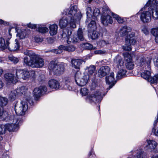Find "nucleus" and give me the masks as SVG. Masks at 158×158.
Segmentation results:
<instances>
[{
	"label": "nucleus",
	"mask_w": 158,
	"mask_h": 158,
	"mask_svg": "<svg viewBox=\"0 0 158 158\" xmlns=\"http://www.w3.org/2000/svg\"><path fill=\"white\" fill-rule=\"evenodd\" d=\"M3 86V83L2 81L0 80V89Z\"/></svg>",
	"instance_id": "e2e57ef3"
},
{
	"label": "nucleus",
	"mask_w": 158,
	"mask_h": 158,
	"mask_svg": "<svg viewBox=\"0 0 158 158\" xmlns=\"http://www.w3.org/2000/svg\"><path fill=\"white\" fill-rule=\"evenodd\" d=\"M123 54L126 61L125 64L126 68L129 70L132 69L134 67V64L131 55L127 52L123 53Z\"/></svg>",
	"instance_id": "f8f14e48"
},
{
	"label": "nucleus",
	"mask_w": 158,
	"mask_h": 158,
	"mask_svg": "<svg viewBox=\"0 0 158 158\" xmlns=\"http://www.w3.org/2000/svg\"><path fill=\"white\" fill-rule=\"evenodd\" d=\"M9 29H11V30L12 29L14 30L15 32H17V35L20 39H23L25 38L26 35V33L25 31H22L20 30L17 29V26L14 27H10Z\"/></svg>",
	"instance_id": "412c9836"
},
{
	"label": "nucleus",
	"mask_w": 158,
	"mask_h": 158,
	"mask_svg": "<svg viewBox=\"0 0 158 158\" xmlns=\"http://www.w3.org/2000/svg\"><path fill=\"white\" fill-rule=\"evenodd\" d=\"M69 25L70 27L73 28H75L76 27L75 23L74 20H69Z\"/></svg>",
	"instance_id": "5fc2aeb1"
},
{
	"label": "nucleus",
	"mask_w": 158,
	"mask_h": 158,
	"mask_svg": "<svg viewBox=\"0 0 158 158\" xmlns=\"http://www.w3.org/2000/svg\"><path fill=\"white\" fill-rule=\"evenodd\" d=\"M102 9V15L101 16L102 20H112V17L108 14L109 11L106 8H103Z\"/></svg>",
	"instance_id": "b1692460"
},
{
	"label": "nucleus",
	"mask_w": 158,
	"mask_h": 158,
	"mask_svg": "<svg viewBox=\"0 0 158 158\" xmlns=\"http://www.w3.org/2000/svg\"><path fill=\"white\" fill-rule=\"evenodd\" d=\"M110 72V68L107 66H102L98 70V75L100 77H102L107 75Z\"/></svg>",
	"instance_id": "2eb2a0df"
},
{
	"label": "nucleus",
	"mask_w": 158,
	"mask_h": 158,
	"mask_svg": "<svg viewBox=\"0 0 158 158\" xmlns=\"http://www.w3.org/2000/svg\"><path fill=\"white\" fill-rule=\"evenodd\" d=\"M94 52L95 54L101 55L105 54L106 51L104 50H98L95 51Z\"/></svg>",
	"instance_id": "864d4df0"
},
{
	"label": "nucleus",
	"mask_w": 158,
	"mask_h": 158,
	"mask_svg": "<svg viewBox=\"0 0 158 158\" xmlns=\"http://www.w3.org/2000/svg\"><path fill=\"white\" fill-rule=\"evenodd\" d=\"M142 31L146 35H147L149 33V32L148 31L147 28L144 27L142 30Z\"/></svg>",
	"instance_id": "13d9d810"
},
{
	"label": "nucleus",
	"mask_w": 158,
	"mask_h": 158,
	"mask_svg": "<svg viewBox=\"0 0 158 158\" xmlns=\"http://www.w3.org/2000/svg\"><path fill=\"white\" fill-rule=\"evenodd\" d=\"M131 31V29L130 27L124 26L120 29L119 32V35L121 36H125Z\"/></svg>",
	"instance_id": "cd10ccee"
},
{
	"label": "nucleus",
	"mask_w": 158,
	"mask_h": 158,
	"mask_svg": "<svg viewBox=\"0 0 158 158\" xmlns=\"http://www.w3.org/2000/svg\"><path fill=\"white\" fill-rule=\"evenodd\" d=\"M37 30L38 31L42 33H45L48 31V28L44 27H38Z\"/></svg>",
	"instance_id": "a19ab883"
},
{
	"label": "nucleus",
	"mask_w": 158,
	"mask_h": 158,
	"mask_svg": "<svg viewBox=\"0 0 158 158\" xmlns=\"http://www.w3.org/2000/svg\"><path fill=\"white\" fill-rule=\"evenodd\" d=\"M63 38H65L67 41L68 44L75 43L78 42L79 40H83L84 38L83 36V32L81 28H79L77 31V35H67L66 33L63 31L62 35Z\"/></svg>",
	"instance_id": "0eeeda50"
},
{
	"label": "nucleus",
	"mask_w": 158,
	"mask_h": 158,
	"mask_svg": "<svg viewBox=\"0 0 158 158\" xmlns=\"http://www.w3.org/2000/svg\"><path fill=\"white\" fill-rule=\"evenodd\" d=\"M69 22L68 20H60L59 25L61 28H64L68 25V23Z\"/></svg>",
	"instance_id": "79ce46f5"
},
{
	"label": "nucleus",
	"mask_w": 158,
	"mask_h": 158,
	"mask_svg": "<svg viewBox=\"0 0 158 158\" xmlns=\"http://www.w3.org/2000/svg\"><path fill=\"white\" fill-rule=\"evenodd\" d=\"M23 69H17L16 72V75L17 79L22 78L23 77Z\"/></svg>",
	"instance_id": "ea45409f"
},
{
	"label": "nucleus",
	"mask_w": 158,
	"mask_h": 158,
	"mask_svg": "<svg viewBox=\"0 0 158 158\" xmlns=\"http://www.w3.org/2000/svg\"><path fill=\"white\" fill-rule=\"evenodd\" d=\"M87 12H86L87 16L88 19H95L94 16L93 17V15L94 16L98 15L100 13V11L97 9L95 10L94 12H92L91 8L90 7H88L86 8Z\"/></svg>",
	"instance_id": "6ab92c4d"
},
{
	"label": "nucleus",
	"mask_w": 158,
	"mask_h": 158,
	"mask_svg": "<svg viewBox=\"0 0 158 158\" xmlns=\"http://www.w3.org/2000/svg\"><path fill=\"white\" fill-rule=\"evenodd\" d=\"M35 40L37 43L40 42L42 41L43 40L39 37L36 36L34 38Z\"/></svg>",
	"instance_id": "6e6d98bb"
},
{
	"label": "nucleus",
	"mask_w": 158,
	"mask_h": 158,
	"mask_svg": "<svg viewBox=\"0 0 158 158\" xmlns=\"http://www.w3.org/2000/svg\"><path fill=\"white\" fill-rule=\"evenodd\" d=\"M23 70V79L26 80L27 78H28L30 77V75L32 77H35V72L34 71H32L29 72L26 69Z\"/></svg>",
	"instance_id": "393cba45"
},
{
	"label": "nucleus",
	"mask_w": 158,
	"mask_h": 158,
	"mask_svg": "<svg viewBox=\"0 0 158 158\" xmlns=\"http://www.w3.org/2000/svg\"><path fill=\"white\" fill-rule=\"evenodd\" d=\"M8 100L7 98L0 96V107L4 106L6 105Z\"/></svg>",
	"instance_id": "f704fd0d"
},
{
	"label": "nucleus",
	"mask_w": 158,
	"mask_h": 158,
	"mask_svg": "<svg viewBox=\"0 0 158 158\" xmlns=\"http://www.w3.org/2000/svg\"><path fill=\"white\" fill-rule=\"evenodd\" d=\"M31 101L30 98L28 100L24 99L21 102L19 105H16L15 109L17 115H23L25 114L28 107L27 102H30Z\"/></svg>",
	"instance_id": "6e6552de"
},
{
	"label": "nucleus",
	"mask_w": 158,
	"mask_h": 158,
	"mask_svg": "<svg viewBox=\"0 0 158 158\" xmlns=\"http://www.w3.org/2000/svg\"><path fill=\"white\" fill-rule=\"evenodd\" d=\"M85 69L89 73V75H92L94 73L96 69V67L93 65H91L89 67H87Z\"/></svg>",
	"instance_id": "c9c22d12"
},
{
	"label": "nucleus",
	"mask_w": 158,
	"mask_h": 158,
	"mask_svg": "<svg viewBox=\"0 0 158 158\" xmlns=\"http://www.w3.org/2000/svg\"><path fill=\"white\" fill-rule=\"evenodd\" d=\"M109 44L108 41H106L103 40H101L98 43V44L102 47H103L107 44Z\"/></svg>",
	"instance_id": "49530a36"
},
{
	"label": "nucleus",
	"mask_w": 158,
	"mask_h": 158,
	"mask_svg": "<svg viewBox=\"0 0 158 158\" xmlns=\"http://www.w3.org/2000/svg\"><path fill=\"white\" fill-rule=\"evenodd\" d=\"M123 63L122 58L119 56H116L114 60V66L118 69H120L118 72L116 76L117 79H120L124 77L127 72L126 70L121 69L123 66Z\"/></svg>",
	"instance_id": "423d86ee"
},
{
	"label": "nucleus",
	"mask_w": 158,
	"mask_h": 158,
	"mask_svg": "<svg viewBox=\"0 0 158 158\" xmlns=\"http://www.w3.org/2000/svg\"><path fill=\"white\" fill-rule=\"evenodd\" d=\"M149 59L150 60V62L151 61V59L148 58V60H146V63H145V59L142 57H139V58L138 59L137 61V64L138 66H142L144 64H145L144 66L145 65H147V62H148V60Z\"/></svg>",
	"instance_id": "473e14b6"
},
{
	"label": "nucleus",
	"mask_w": 158,
	"mask_h": 158,
	"mask_svg": "<svg viewBox=\"0 0 158 158\" xmlns=\"http://www.w3.org/2000/svg\"><path fill=\"white\" fill-rule=\"evenodd\" d=\"M112 16L113 17V19H115V20H123L124 19H126V18L121 19L118 15L113 13H112Z\"/></svg>",
	"instance_id": "603ef678"
},
{
	"label": "nucleus",
	"mask_w": 158,
	"mask_h": 158,
	"mask_svg": "<svg viewBox=\"0 0 158 158\" xmlns=\"http://www.w3.org/2000/svg\"><path fill=\"white\" fill-rule=\"evenodd\" d=\"M88 92V89L86 88H81L80 90V93L82 96H85Z\"/></svg>",
	"instance_id": "8fccbe9b"
},
{
	"label": "nucleus",
	"mask_w": 158,
	"mask_h": 158,
	"mask_svg": "<svg viewBox=\"0 0 158 158\" xmlns=\"http://www.w3.org/2000/svg\"><path fill=\"white\" fill-rule=\"evenodd\" d=\"M95 30L88 32V36L89 37L93 40L97 39L100 36L99 33Z\"/></svg>",
	"instance_id": "c85d7f7f"
},
{
	"label": "nucleus",
	"mask_w": 158,
	"mask_h": 158,
	"mask_svg": "<svg viewBox=\"0 0 158 158\" xmlns=\"http://www.w3.org/2000/svg\"><path fill=\"white\" fill-rule=\"evenodd\" d=\"M152 131L156 136H158V127L156 129L153 127Z\"/></svg>",
	"instance_id": "4d7b16f0"
},
{
	"label": "nucleus",
	"mask_w": 158,
	"mask_h": 158,
	"mask_svg": "<svg viewBox=\"0 0 158 158\" xmlns=\"http://www.w3.org/2000/svg\"><path fill=\"white\" fill-rule=\"evenodd\" d=\"M5 120L10 123L5 124L6 130L9 131H17L19 128V124L21 121L18 116L12 114H8L5 118Z\"/></svg>",
	"instance_id": "20e7f679"
},
{
	"label": "nucleus",
	"mask_w": 158,
	"mask_h": 158,
	"mask_svg": "<svg viewBox=\"0 0 158 158\" xmlns=\"http://www.w3.org/2000/svg\"><path fill=\"white\" fill-rule=\"evenodd\" d=\"M151 33L152 35L155 36V41L158 43V28L152 29L151 31Z\"/></svg>",
	"instance_id": "e433bc0d"
},
{
	"label": "nucleus",
	"mask_w": 158,
	"mask_h": 158,
	"mask_svg": "<svg viewBox=\"0 0 158 158\" xmlns=\"http://www.w3.org/2000/svg\"><path fill=\"white\" fill-rule=\"evenodd\" d=\"M100 21L105 26H107L109 24H111L113 22V20H100Z\"/></svg>",
	"instance_id": "09e8293b"
},
{
	"label": "nucleus",
	"mask_w": 158,
	"mask_h": 158,
	"mask_svg": "<svg viewBox=\"0 0 158 158\" xmlns=\"http://www.w3.org/2000/svg\"><path fill=\"white\" fill-rule=\"evenodd\" d=\"M144 23H147L149 22L148 20H142Z\"/></svg>",
	"instance_id": "338daca9"
},
{
	"label": "nucleus",
	"mask_w": 158,
	"mask_h": 158,
	"mask_svg": "<svg viewBox=\"0 0 158 158\" xmlns=\"http://www.w3.org/2000/svg\"><path fill=\"white\" fill-rule=\"evenodd\" d=\"M8 58L14 64H16L19 61L17 58L14 57L12 55H10L8 57Z\"/></svg>",
	"instance_id": "a18cd8bd"
},
{
	"label": "nucleus",
	"mask_w": 158,
	"mask_h": 158,
	"mask_svg": "<svg viewBox=\"0 0 158 158\" xmlns=\"http://www.w3.org/2000/svg\"><path fill=\"white\" fill-rule=\"evenodd\" d=\"M118 21L119 23H123V20H118Z\"/></svg>",
	"instance_id": "69168bd1"
},
{
	"label": "nucleus",
	"mask_w": 158,
	"mask_h": 158,
	"mask_svg": "<svg viewBox=\"0 0 158 158\" xmlns=\"http://www.w3.org/2000/svg\"><path fill=\"white\" fill-rule=\"evenodd\" d=\"M66 66V64L63 63L57 64L56 69H55L54 73L55 74L57 75H59L63 73L64 71Z\"/></svg>",
	"instance_id": "aec40b11"
},
{
	"label": "nucleus",
	"mask_w": 158,
	"mask_h": 158,
	"mask_svg": "<svg viewBox=\"0 0 158 158\" xmlns=\"http://www.w3.org/2000/svg\"><path fill=\"white\" fill-rule=\"evenodd\" d=\"M49 85L52 88L58 89L60 87V85L59 81L56 80L51 79L49 81Z\"/></svg>",
	"instance_id": "4be33fe9"
},
{
	"label": "nucleus",
	"mask_w": 158,
	"mask_h": 158,
	"mask_svg": "<svg viewBox=\"0 0 158 158\" xmlns=\"http://www.w3.org/2000/svg\"><path fill=\"white\" fill-rule=\"evenodd\" d=\"M93 152V151H91L89 153V156H90L92 155V153Z\"/></svg>",
	"instance_id": "774afa93"
},
{
	"label": "nucleus",
	"mask_w": 158,
	"mask_h": 158,
	"mask_svg": "<svg viewBox=\"0 0 158 158\" xmlns=\"http://www.w3.org/2000/svg\"><path fill=\"white\" fill-rule=\"evenodd\" d=\"M82 61L78 59H73L71 60V63L73 67L75 69H79L81 64Z\"/></svg>",
	"instance_id": "7c9ffc66"
},
{
	"label": "nucleus",
	"mask_w": 158,
	"mask_h": 158,
	"mask_svg": "<svg viewBox=\"0 0 158 158\" xmlns=\"http://www.w3.org/2000/svg\"><path fill=\"white\" fill-rule=\"evenodd\" d=\"M7 114V113L6 112H4L3 108L2 107H0V117L2 116L5 120L6 117H5L4 115H6Z\"/></svg>",
	"instance_id": "3c124183"
},
{
	"label": "nucleus",
	"mask_w": 158,
	"mask_h": 158,
	"mask_svg": "<svg viewBox=\"0 0 158 158\" xmlns=\"http://www.w3.org/2000/svg\"><path fill=\"white\" fill-rule=\"evenodd\" d=\"M57 64L54 61H51L49 64L48 65V69L51 70L54 73L55 69H56Z\"/></svg>",
	"instance_id": "4c0bfd02"
},
{
	"label": "nucleus",
	"mask_w": 158,
	"mask_h": 158,
	"mask_svg": "<svg viewBox=\"0 0 158 158\" xmlns=\"http://www.w3.org/2000/svg\"><path fill=\"white\" fill-rule=\"evenodd\" d=\"M16 93L15 90L11 91L9 94V98L11 100H14L16 97Z\"/></svg>",
	"instance_id": "c03bdc74"
},
{
	"label": "nucleus",
	"mask_w": 158,
	"mask_h": 158,
	"mask_svg": "<svg viewBox=\"0 0 158 158\" xmlns=\"http://www.w3.org/2000/svg\"><path fill=\"white\" fill-rule=\"evenodd\" d=\"M154 64L155 66L158 68V57L154 60Z\"/></svg>",
	"instance_id": "680f3d73"
},
{
	"label": "nucleus",
	"mask_w": 158,
	"mask_h": 158,
	"mask_svg": "<svg viewBox=\"0 0 158 158\" xmlns=\"http://www.w3.org/2000/svg\"><path fill=\"white\" fill-rule=\"evenodd\" d=\"M89 78L88 74H81L77 71L75 75V81L77 84L79 86H84L86 85Z\"/></svg>",
	"instance_id": "1a4fd4ad"
},
{
	"label": "nucleus",
	"mask_w": 158,
	"mask_h": 158,
	"mask_svg": "<svg viewBox=\"0 0 158 158\" xmlns=\"http://www.w3.org/2000/svg\"><path fill=\"white\" fill-rule=\"evenodd\" d=\"M4 77L7 83L9 84L13 83H15L18 80L16 77L11 73H6L4 75Z\"/></svg>",
	"instance_id": "a211bd4d"
},
{
	"label": "nucleus",
	"mask_w": 158,
	"mask_h": 158,
	"mask_svg": "<svg viewBox=\"0 0 158 158\" xmlns=\"http://www.w3.org/2000/svg\"><path fill=\"white\" fill-rule=\"evenodd\" d=\"M158 0H149L147 4L141 8L135 15L131 16L127 19L140 20H151L158 19V8L157 4Z\"/></svg>",
	"instance_id": "f257e3e1"
},
{
	"label": "nucleus",
	"mask_w": 158,
	"mask_h": 158,
	"mask_svg": "<svg viewBox=\"0 0 158 158\" xmlns=\"http://www.w3.org/2000/svg\"><path fill=\"white\" fill-rule=\"evenodd\" d=\"M148 145L145 147V150L150 152L154 151L157 144V143L153 140H147Z\"/></svg>",
	"instance_id": "f3484780"
},
{
	"label": "nucleus",
	"mask_w": 158,
	"mask_h": 158,
	"mask_svg": "<svg viewBox=\"0 0 158 158\" xmlns=\"http://www.w3.org/2000/svg\"><path fill=\"white\" fill-rule=\"evenodd\" d=\"M63 16L61 20H80L82 15L77 6L71 7L69 10L65 9L63 12Z\"/></svg>",
	"instance_id": "7ed1b4c3"
},
{
	"label": "nucleus",
	"mask_w": 158,
	"mask_h": 158,
	"mask_svg": "<svg viewBox=\"0 0 158 158\" xmlns=\"http://www.w3.org/2000/svg\"><path fill=\"white\" fill-rule=\"evenodd\" d=\"M6 131L5 125L0 124V135L5 134Z\"/></svg>",
	"instance_id": "de8ad7c7"
},
{
	"label": "nucleus",
	"mask_w": 158,
	"mask_h": 158,
	"mask_svg": "<svg viewBox=\"0 0 158 158\" xmlns=\"http://www.w3.org/2000/svg\"><path fill=\"white\" fill-rule=\"evenodd\" d=\"M28 27L31 28H35L36 27V25L33 24L29 23L28 24Z\"/></svg>",
	"instance_id": "052dcab7"
},
{
	"label": "nucleus",
	"mask_w": 158,
	"mask_h": 158,
	"mask_svg": "<svg viewBox=\"0 0 158 158\" xmlns=\"http://www.w3.org/2000/svg\"><path fill=\"white\" fill-rule=\"evenodd\" d=\"M83 47L87 49H95L96 47L93 48V46L89 43H85L83 44Z\"/></svg>",
	"instance_id": "37998d69"
},
{
	"label": "nucleus",
	"mask_w": 158,
	"mask_h": 158,
	"mask_svg": "<svg viewBox=\"0 0 158 158\" xmlns=\"http://www.w3.org/2000/svg\"><path fill=\"white\" fill-rule=\"evenodd\" d=\"M15 43L12 44L10 45H8V48L11 51H15L19 49V45L17 40H15Z\"/></svg>",
	"instance_id": "bb28decb"
},
{
	"label": "nucleus",
	"mask_w": 158,
	"mask_h": 158,
	"mask_svg": "<svg viewBox=\"0 0 158 158\" xmlns=\"http://www.w3.org/2000/svg\"><path fill=\"white\" fill-rule=\"evenodd\" d=\"M75 47L73 45L66 46L61 45L59 46L58 49H53L51 52L56 54H59L61 53L63 50L69 52L74 51L75 50Z\"/></svg>",
	"instance_id": "9b49d317"
},
{
	"label": "nucleus",
	"mask_w": 158,
	"mask_h": 158,
	"mask_svg": "<svg viewBox=\"0 0 158 158\" xmlns=\"http://www.w3.org/2000/svg\"><path fill=\"white\" fill-rule=\"evenodd\" d=\"M24 55L28 56L25 57L23 60L24 64L33 68H41L44 64V60L32 51L26 50L24 52Z\"/></svg>",
	"instance_id": "f03ea898"
},
{
	"label": "nucleus",
	"mask_w": 158,
	"mask_h": 158,
	"mask_svg": "<svg viewBox=\"0 0 158 158\" xmlns=\"http://www.w3.org/2000/svg\"><path fill=\"white\" fill-rule=\"evenodd\" d=\"M49 33L51 35H56L57 32L58 26L55 24L50 25L49 27Z\"/></svg>",
	"instance_id": "a878e982"
},
{
	"label": "nucleus",
	"mask_w": 158,
	"mask_h": 158,
	"mask_svg": "<svg viewBox=\"0 0 158 158\" xmlns=\"http://www.w3.org/2000/svg\"><path fill=\"white\" fill-rule=\"evenodd\" d=\"M88 32L96 30L97 27L96 25V23L94 20H91L89 23L88 26Z\"/></svg>",
	"instance_id": "2f4dec72"
},
{
	"label": "nucleus",
	"mask_w": 158,
	"mask_h": 158,
	"mask_svg": "<svg viewBox=\"0 0 158 158\" xmlns=\"http://www.w3.org/2000/svg\"><path fill=\"white\" fill-rule=\"evenodd\" d=\"M0 24L2 25L6 26L8 25L9 23L4 20H0Z\"/></svg>",
	"instance_id": "bf43d9fd"
},
{
	"label": "nucleus",
	"mask_w": 158,
	"mask_h": 158,
	"mask_svg": "<svg viewBox=\"0 0 158 158\" xmlns=\"http://www.w3.org/2000/svg\"><path fill=\"white\" fill-rule=\"evenodd\" d=\"M63 81L65 83V84L64 86V88L66 89L69 90H71L72 89V88L70 86L68 83H70L71 79L68 77H66L63 79Z\"/></svg>",
	"instance_id": "c756f323"
},
{
	"label": "nucleus",
	"mask_w": 158,
	"mask_h": 158,
	"mask_svg": "<svg viewBox=\"0 0 158 158\" xmlns=\"http://www.w3.org/2000/svg\"><path fill=\"white\" fill-rule=\"evenodd\" d=\"M101 93L98 90L92 92L87 98V100L90 103H95L100 97Z\"/></svg>",
	"instance_id": "ddd939ff"
},
{
	"label": "nucleus",
	"mask_w": 158,
	"mask_h": 158,
	"mask_svg": "<svg viewBox=\"0 0 158 158\" xmlns=\"http://www.w3.org/2000/svg\"><path fill=\"white\" fill-rule=\"evenodd\" d=\"M146 153L142 150H137L136 152V157L133 158H145Z\"/></svg>",
	"instance_id": "72a5a7b5"
},
{
	"label": "nucleus",
	"mask_w": 158,
	"mask_h": 158,
	"mask_svg": "<svg viewBox=\"0 0 158 158\" xmlns=\"http://www.w3.org/2000/svg\"><path fill=\"white\" fill-rule=\"evenodd\" d=\"M8 31L9 35L6 39V43H5V40L3 38H0V48L2 49H5L7 48L9 44V41L11 38V29H9Z\"/></svg>",
	"instance_id": "4468645a"
},
{
	"label": "nucleus",
	"mask_w": 158,
	"mask_h": 158,
	"mask_svg": "<svg viewBox=\"0 0 158 158\" xmlns=\"http://www.w3.org/2000/svg\"><path fill=\"white\" fill-rule=\"evenodd\" d=\"M27 89L24 86H22L18 88L15 91L17 94H23L26 91Z\"/></svg>",
	"instance_id": "58836bf2"
},
{
	"label": "nucleus",
	"mask_w": 158,
	"mask_h": 158,
	"mask_svg": "<svg viewBox=\"0 0 158 158\" xmlns=\"http://www.w3.org/2000/svg\"><path fill=\"white\" fill-rule=\"evenodd\" d=\"M3 72V70L2 69H0V76L2 74Z\"/></svg>",
	"instance_id": "0e129e2a"
},
{
	"label": "nucleus",
	"mask_w": 158,
	"mask_h": 158,
	"mask_svg": "<svg viewBox=\"0 0 158 158\" xmlns=\"http://www.w3.org/2000/svg\"><path fill=\"white\" fill-rule=\"evenodd\" d=\"M114 73H110V76H106V83L108 85H110L111 83H113V85H111L109 86V89L111 88L112 86L114 85Z\"/></svg>",
	"instance_id": "5701e85b"
},
{
	"label": "nucleus",
	"mask_w": 158,
	"mask_h": 158,
	"mask_svg": "<svg viewBox=\"0 0 158 158\" xmlns=\"http://www.w3.org/2000/svg\"><path fill=\"white\" fill-rule=\"evenodd\" d=\"M47 91V88L44 86H41L38 88H35L33 91L34 96L37 98L40 97L42 93H45Z\"/></svg>",
	"instance_id": "dca6fc26"
},
{
	"label": "nucleus",
	"mask_w": 158,
	"mask_h": 158,
	"mask_svg": "<svg viewBox=\"0 0 158 158\" xmlns=\"http://www.w3.org/2000/svg\"><path fill=\"white\" fill-rule=\"evenodd\" d=\"M135 34L132 33L129 35L126 38L125 45L123 46V49L126 51H130L131 50V45H134L136 42L134 38Z\"/></svg>",
	"instance_id": "9d476101"
},
{
	"label": "nucleus",
	"mask_w": 158,
	"mask_h": 158,
	"mask_svg": "<svg viewBox=\"0 0 158 158\" xmlns=\"http://www.w3.org/2000/svg\"><path fill=\"white\" fill-rule=\"evenodd\" d=\"M146 64L147 65H145V69L147 70H144V72L141 73V77L150 82L151 83L158 82V74L152 77H151V72L149 71L151 68L150 60H148Z\"/></svg>",
	"instance_id": "39448f33"
}]
</instances>
